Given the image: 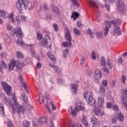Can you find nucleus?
Wrapping results in <instances>:
<instances>
[{"mask_svg":"<svg viewBox=\"0 0 127 127\" xmlns=\"http://www.w3.org/2000/svg\"><path fill=\"white\" fill-rule=\"evenodd\" d=\"M92 73L93 72L91 69H87L86 71V74L87 76H91Z\"/></svg>","mask_w":127,"mask_h":127,"instance_id":"8fccbe9b","label":"nucleus"},{"mask_svg":"<svg viewBox=\"0 0 127 127\" xmlns=\"http://www.w3.org/2000/svg\"><path fill=\"white\" fill-rule=\"evenodd\" d=\"M73 32H74L75 35L79 36L81 34V31H80V30L77 28L73 29Z\"/></svg>","mask_w":127,"mask_h":127,"instance_id":"de8ad7c7","label":"nucleus"},{"mask_svg":"<svg viewBox=\"0 0 127 127\" xmlns=\"http://www.w3.org/2000/svg\"><path fill=\"white\" fill-rule=\"evenodd\" d=\"M99 93L100 95H102V96L104 97V96H106L107 92H106V90L105 88L103 86H101L99 90Z\"/></svg>","mask_w":127,"mask_h":127,"instance_id":"bb28decb","label":"nucleus"},{"mask_svg":"<svg viewBox=\"0 0 127 127\" xmlns=\"http://www.w3.org/2000/svg\"><path fill=\"white\" fill-rule=\"evenodd\" d=\"M79 16V13L74 12L72 13V15L71 16V18H73V20H76L77 18Z\"/></svg>","mask_w":127,"mask_h":127,"instance_id":"58836bf2","label":"nucleus"},{"mask_svg":"<svg viewBox=\"0 0 127 127\" xmlns=\"http://www.w3.org/2000/svg\"><path fill=\"white\" fill-rule=\"evenodd\" d=\"M53 26L55 31H58V26H57V24H56V23H54L53 25Z\"/></svg>","mask_w":127,"mask_h":127,"instance_id":"774afa93","label":"nucleus"},{"mask_svg":"<svg viewBox=\"0 0 127 127\" xmlns=\"http://www.w3.org/2000/svg\"><path fill=\"white\" fill-rule=\"evenodd\" d=\"M23 126L24 127H30V123L29 122L25 120L23 122Z\"/></svg>","mask_w":127,"mask_h":127,"instance_id":"37998d69","label":"nucleus"},{"mask_svg":"<svg viewBox=\"0 0 127 127\" xmlns=\"http://www.w3.org/2000/svg\"><path fill=\"white\" fill-rule=\"evenodd\" d=\"M88 104L89 106H92L93 107H95V105L96 104V101L94 99V98L91 97L89 99H88L87 101Z\"/></svg>","mask_w":127,"mask_h":127,"instance_id":"a878e982","label":"nucleus"},{"mask_svg":"<svg viewBox=\"0 0 127 127\" xmlns=\"http://www.w3.org/2000/svg\"><path fill=\"white\" fill-rule=\"evenodd\" d=\"M7 17L9 21H10L12 23H15V20H14V13L11 12L8 14L7 13Z\"/></svg>","mask_w":127,"mask_h":127,"instance_id":"a211bd4d","label":"nucleus"},{"mask_svg":"<svg viewBox=\"0 0 127 127\" xmlns=\"http://www.w3.org/2000/svg\"><path fill=\"white\" fill-rule=\"evenodd\" d=\"M47 122V118L46 117H42L39 120V124L42 125Z\"/></svg>","mask_w":127,"mask_h":127,"instance_id":"a19ab883","label":"nucleus"},{"mask_svg":"<svg viewBox=\"0 0 127 127\" xmlns=\"http://www.w3.org/2000/svg\"><path fill=\"white\" fill-rule=\"evenodd\" d=\"M69 53V50L68 49H65L63 51V57L64 58H66L67 57V55H68V54Z\"/></svg>","mask_w":127,"mask_h":127,"instance_id":"79ce46f5","label":"nucleus"},{"mask_svg":"<svg viewBox=\"0 0 127 127\" xmlns=\"http://www.w3.org/2000/svg\"><path fill=\"white\" fill-rule=\"evenodd\" d=\"M83 97L84 99H85L86 101H88V100L91 99V98H93V95L91 91H86L84 93Z\"/></svg>","mask_w":127,"mask_h":127,"instance_id":"4468645a","label":"nucleus"},{"mask_svg":"<svg viewBox=\"0 0 127 127\" xmlns=\"http://www.w3.org/2000/svg\"><path fill=\"white\" fill-rule=\"evenodd\" d=\"M91 58L93 60H95L97 57H96V53L95 52L92 51L91 54Z\"/></svg>","mask_w":127,"mask_h":127,"instance_id":"3c124183","label":"nucleus"},{"mask_svg":"<svg viewBox=\"0 0 127 127\" xmlns=\"http://www.w3.org/2000/svg\"><path fill=\"white\" fill-rule=\"evenodd\" d=\"M16 43L18 46H24V45H25V43H24V42L22 39L17 40L16 42Z\"/></svg>","mask_w":127,"mask_h":127,"instance_id":"c9c22d12","label":"nucleus"},{"mask_svg":"<svg viewBox=\"0 0 127 127\" xmlns=\"http://www.w3.org/2000/svg\"><path fill=\"white\" fill-rule=\"evenodd\" d=\"M123 95L121 96L122 103L125 108H127V89L125 88L122 90Z\"/></svg>","mask_w":127,"mask_h":127,"instance_id":"39448f33","label":"nucleus"},{"mask_svg":"<svg viewBox=\"0 0 127 127\" xmlns=\"http://www.w3.org/2000/svg\"><path fill=\"white\" fill-rule=\"evenodd\" d=\"M74 110H75V112L76 113V116L77 115V113H78V112H79V111H83V112H86V109L82 107L81 105L76 106Z\"/></svg>","mask_w":127,"mask_h":127,"instance_id":"5701e85b","label":"nucleus"},{"mask_svg":"<svg viewBox=\"0 0 127 127\" xmlns=\"http://www.w3.org/2000/svg\"><path fill=\"white\" fill-rule=\"evenodd\" d=\"M112 108L114 111H116V112H118L119 111V107L117 105H112Z\"/></svg>","mask_w":127,"mask_h":127,"instance_id":"338daca9","label":"nucleus"},{"mask_svg":"<svg viewBox=\"0 0 127 127\" xmlns=\"http://www.w3.org/2000/svg\"><path fill=\"white\" fill-rule=\"evenodd\" d=\"M51 44V39H50V37L49 35H46L43 40V46L45 47V48H47L48 45H50Z\"/></svg>","mask_w":127,"mask_h":127,"instance_id":"0eeeda50","label":"nucleus"},{"mask_svg":"<svg viewBox=\"0 0 127 127\" xmlns=\"http://www.w3.org/2000/svg\"><path fill=\"white\" fill-rule=\"evenodd\" d=\"M2 35L3 36V39L6 43L9 44L10 42H11V39H10V37L7 35V34L5 33H2Z\"/></svg>","mask_w":127,"mask_h":127,"instance_id":"f8f14e48","label":"nucleus"},{"mask_svg":"<svg viewBox=\"0 0 127 127\" xmlns=\"http://www.w3.org/2000/svg\"><path fill=\"white\" fill-rule=\"evenodd\" d=\"M116 118H117L120 122H123L125 120V117L122 113H118L116 116Z\"/></svg>","mask_w":127,"mask_h":127,"instance_id":"c756f323","label":"nucleus"},{"mask_svg":"<svg viewBox=\"0 0 127 127\" xmlns=\"http://www.w3.org/2000/svg\"><path fill=\"white\" fill-rule=\"evenodd\" d=\"M75 111V109H73V110L72 109V107H70L68 109V113H69L71 115H72L73 117H75V116H76V112Z\"/></svg>","mask_w":127,"mask_h":127,"instance_id":"f704fd0d","label":"nucleus"},{"mask_svg":"<svg viewBox=\"0 0 127 127\" xmlns=\"http://www.w3.org/2000/svg\"><path fill=\"white\" fill-rule=\"evenodd\" d=\"M15 19L17 21V24H19L20 23H21V21L22 22H24V21H26V17H25L24 15L21 16L20 18H19V16H16L15 17Z\"/></svg>","mask_w":127,"mask_h":127,"instance_id":"ddd939ff","label":"nucleus"},{"mask_svg":"<svg viewBox=\"0 0 127 127\" xmlns=\"http://www.w3.org/2000/svg\"><path fill=\"white\" fill-rule=\"evenodd\" d=\"M91 123L94 126H96V127H99V126H100V121L94 116L91 117Z\"/></svg>","mask_w":127,"mask_h":127,"instance_id":"aec40b11","label":"nucleus"},{"mask_svg":"<svg viewBox=\"0 0 127 127\" xmlns=\"http://www.w3.org/2000/svg\"><path fill=\"white\" fill-rule=\"evenodd\" d=\"M98 104L100 108H103V107H104V104H105L104 96H100L98 97Z\"/></svg>","mask_w":127,"mask_h":127,"instance_id":"2eb2a0df","label":"nucleus"},{"mask_svg":"<svg viewBox=\"0 0 127 127\" xmlns=\"http://www.w3.org/2000/svg\"><path fill=\"white\" fill-rule=\"evenodd\" d=\"M127 80V77L125 75H122L121 77V81L123 84H126V80Z\"/></svg>","mask_w":127,"mask_h":127,"instance_id":"49530a36","label":"nucleus"},{"mask_svg":"<svg viewBox=\"0 0 127 127\" xmlns=\"http://www.w3.org/2000/svg\"><path fill=\"white\" fill-rule=\"evenodd\" d=\"M52 10L53 11V12H55V13H59L60 12V11H59V8H58L57 6H55V5H52Z\"/></svg>","mask_w":127,"mask_h":127,"instance_id":"72a5a7b5","label":"nucleus"},{"mask_svg":"<svg viewBox=\"0 0 127 127\" xmlns=\"http://www.w3.org/2000/svg\"><path fill=\"white\" fill-rule=\"evenodd\" d=\"M86 33L90 36L91 38H94V35H93V33H92V30L91 29H88Z\"/></svg>","mask_w":127,"mask_h":127,"instance_id":"c03bdc74","label":"nucleus"},{"mask_svg":"<svg viewBox=\"0 0 127 127\" xmlns=\"http://www.w3.org/2000/svg\"><path fill=\"white\" fill-rule=\"evenodd\" d=\"M109 68L106 66H103L102 67V71H103V72H106V73H109Z\"/></svg>","mask_w":127,"mask_h":127,"instance_id":"680f3d73","label":"nucleus"},{"mask_svg":"<svg viewBox=\"0 0 127 127\" xmlns=\"http://www.w3.org/2000/svg\"><path fill=\"white\" fill-rule=\"evenodd\" d=\"M39 102L41 104H43V103H44V99H43V97L41 94L39 96Z\"/></svg>","mask_w":127,"mask_h":127,"instance_id":"13d9d810","label":"nucleus"},{"mask_svg":"<svg viewBox=\"0 0 127 127\" xmlns=\"http://www.w3.org/2000/svg\"><path fill=\"white\" fill-rule=\"evenodd\" d=\"M41 9H47V5L45 3H43L41 5Z\"/></svg>","mask_w":127,"mask_h":127,"instance_id":"bf43d9fd","label":"nucleus"},{"mask_svg":"<svg viewBox=\"0 0 127 127\" xmlns=\"http://www.w3.org/2000/svg\"><path fill=\"white\" fill-rule=\"evenodd\" d=\"M15 66H16V67H20V62L12 60L9 64L8 71L10 72L12 70H13Z\"/></svg>","mask_w":127,"mask_h":127,"instance_id":"423d86ee","label":"nucleus"},{"mask_svg":"<svg viewBox=\"0 0 127 127\" xmlns=\"http://www.w3.org/2000/svg\"><path fill=\"white\" fill-rule=\"evenodd\" d=\"M0 114L2 116H4V107L2 103H0Z\"/></svg>","mask_w":127,"mask_h":127,"instance_id":"4c0bfd02","label":"nucleus"},{"mask_svg":"<svg viewBox=\"0 0 127 127\" xmlns=\"http://www.w3.org/2000/svg\"><path fill=\"white\" fill-rule=\"evenodd\" d=\"M30 52L31 53L32 56L33 57H36V53H35V51L33 49H30Z\"/></svg>","mask_w":127,"mask_h":127,"instance_id":"864d4df0","label":"nucleus"},{"mask_svg":"<svg viewBox=\"0 0 127 127\" xmlns=\"http://www.w3.org/2000/svg\"><path fill=\"white\" fill-rule=\"evenodd\" d=\"M58 81L61 85H64V84H65V81L63 80L62 79L59 78Z\"/></svg>","mask_w":127,"mask_h":127,"instance_id":"e2e57ef3","label":"nucleus"},{"mask_svg":"<svg viewBox=\"0 0 127 127\" xmlns=\"http://www.w3.org/2000/svg\"><path fill=\"white\" fill-rule=\"evenodd\" d=\"M106 62L109 68L110 69H113V67H114V61L110 59H107Z\"/></svg>","mask_w":127,"mask_h":127,"instance_id":"393cba45","label":"nucleus"},{"mask_svg":"<svg viewBox=\"0 0 127 127\" xmlns=\"http://www.w3.org/2000/svg\"><path fill=\"white\" fill-rule=\"evenodd\" d=\"M30 52L31 53L32 56L33 57H36V53H35V51L33 49H30Z\"/></svg>","mask_w":127,"mask_h":127,"instance_id":"603ef678","label":"nucleus"},{"mask_svg":"<svg viewBox=\"0 0 127 127\" xmlns=\"http://www.w3.org/2000/svg\"><path fill=\"white\" fill-rule=\"evenodd\" d=\"M6 64L4 63V61H2L0 64V72L2 74L3 73V69L6 68Z\"/></svg>","mask_w":127,"mask_h":127,"instance_id":"cd10ccee","label":"nucleus"},{"mask_svg":"<svg viewBox=\"0 0 127 127\" xmlns=\"http://www.w3.org/2000/svg\"><path fill=\"white\" fill-rule=\"evenodd\" d=\"M16 8L18 9L19 11L22 10H25V9H29L32 10L33 9V4L31 3H29L28 0H19L16 2Z\"/></svg>","mask_w":127,"mask_h":127,"instance_id":"f257e3e1","label":"nucleus"},{"mask_svg":"<svg viewBox=\"0 0 127 127\" xmlns=\"http://www.w3.org/2000/svg\"><path fill=\"white\" fill-rule=\"evenodd\" d=\"M48 56L52 60L53 63L55 64L56 63V60L55 59V57L54 55L51 54V52H48Z\"/></svg>","mask_w":127,"mask_h":127,"instance_id":"c85d7f7f","label":"nucleus"},{"mask_svg":"<svg viewBox=\"0 0 127 127\" xmlns=\"http://www.w3.org/2000/svg\"><path fill=\"white\" fill-rule=\"evenodd\" d=\"M16 55L18 58H20V59L23 58V55L20 52H17L16 53Z\"/></svg>","mask_w":127,"mask_h":127,"instance_id":"09e8293b","label":"nucleus"},{"mask_svg":"<svg viewBox=\"0 0 127 127\" xmlns=\"http://www.w3.org/2000/svg\"><path fill=\"white\" fill-rule=\"evenodd\" d=\"M49 66L51 68H53L54 70L57 74H58L59 75H61V74H62V72H63L62 69L59 67V66H56L50 63L49 64Z\"/></svg>","mask_w":127,"mask_h":127,"instance_id":"1a4fd4ad","label":"nucleus"},{"mask_svg":"<svg viewBox=\"0 0 127 127\" xmlns=\"http://www.w3.org/2000/svg\"><path fill=\"white\" fill-rule=\"evenodd\" d=\"M37 38L38 40H41V39H42V35L39 33H38L37 34Z\"/></svg>","mask_w":127,"mask_h":127,"instance_id":"0e129e2a","label":"nucleus"},{"mask_svg":"<svg viewBox=\"0 0 127 127\" xmlns=\"http://www.w3.org/2000/svg\"><path fill=\"white\" fill-rule=\"evenodd\" d=\"M94 113L96 116H103L104 115V112L101 111L100 109H98L95 108Z\"/></svg>","mask_w":127,"mask_h":127,"instance_id":"473e14b6","label":"nucleus"},{"mask_svg":"<svg viewBox=\"0 0 127 127\" xmlns=\"http://www.w3.org/2000/svg\"><path fill=\"white\" fill-rule=\"evenodd\" d=\"M120 27H116L113 29V34L114 35H116V36L118 35H121L122 32L120 30Z\"/></svg>","mask_w":127,"mask_h":127,"instance_id":"412c9836","label":"nucleus"},{"mask_svg":"<svg viewBox=\"0 0 127 127\" xmlns=\"http://www.w3.org/2000/svg\"><path fill=\"white\" fill-rule=\"evenodd\" d=\"M7 13L3 10H0V16L3 17V18H7Z\"/></svg>","mask_w":127,"mask_h":127,"instance_id":"2f4dec72","label":"nucleus"},{"mask_svg":"<svg viewBox=\"0 0 127 127\" xmlns=\"http://www.w3.org/2000/svg\"><path fill=\"white\" fill-rule=\"evenodd\" d=\"M117 6L119 9V10H120L121 12L124 11V6H125V3L121 0H118Z\"/></svg>","mask_w":127,"mask_h":127,"instance_id":"9b49d317","label":"nucleus"},{"mask_svg":"<svg viewBox=\"0 0 127 127\" xmlns=\"http://www.w3.org/2000/svg\"><path fill=\"white\" fill-rule=\"evenodd\" d=\"M81 122L84 126H88V118L86 116L83 115Z\"/></svg>","mask_w":127,"mask_h":127,"instance_id":"7c9ffc66","label":"nucleus"},{"mask_svg":"<svg viewBox=\"0 0 127 127\" xmlns=\"http://www.w3.org/2000/svg\"><path fill=\"white\" fill-rule=\"evenodd\" d=\"M100 62L101 66H106L107 65V63H106V59L104 57H101Z\"/></svg>","mask_w":127,"mask_h":127,"instance_id":"e433bc0d","label":"nucleus"},{"mask_svg":"<svg viewBox=\"0 0 127 127\" xmlns=\"http://www.w3.org/2000/svg\"><path fill=\"white\" fill-rule=\"evenodd\" d=\"M70 88L71 92H72V93L75 95L78 91V86L75 84H71Z\"/></svg>","mask_w":127,"mask_h":127,"instance_id":"6ab92c4d","label":"nucleus"},{"mask_svg":"<svg viewBox=\"0 0 127 127\" xmlns=\"http://www.w3.org/2000/svg\"><path fill=\"white\" fill-rule=\"evenodd\" d=\"M50 104L53 111H56V106H55L54 103H53V102L51 101Z\"/></svg>","mask_w":127,"mask_h":127,"instance_id":"4d7b16f0","label":"nucleus"},{"mask_svg":"<svg viewBox=\"0 0 127 127\" xmlns=\"http://www.w3.org/2000/svg\"><path fill=\"white\" fill-rule=\"evenodd\" d=\"M89 3L90 6L95 8L94 11H97V9H98V5H97V3H96V2H95L93 0H89Z\"/></svg>","mask_w":127,"mask_h":127,"instance_id":"4be33fe9","label":"nucleus"},{"mask_svg":"<svg viewBox=\"0 0 127 127\" xmlns=\"http://www.w3.org/2000/svg\"><path fill=\"white\" fill-rule=\"evenodd\" d=\"M12 100L13 101L14 105H15V109H14V107H13V103H12V102H9V104L10 106H11L14 114H15V112H16L17 114H20V113H24V112H25V108L18 104L15 94H13L12 96Z\"/></svg>","mask_w":127,"mask_h":127,"instance_id":"7ed1b4c3","label":"nucleus"},{"mask_svg":"<svg viewBox=\"0 0 127 127\" xmlns=\"http://www.w3.org/2000/svg\"><path fill=\"white\" fill-rule=\"evenodd\" d=\"M2 88L8 96L11 95V86L8 85L7 83L4 81L1 82Z\"/></svg>","mask_w":127,"mask_h":127,"instance_id":"20e7f679","label":"nucleus"},{"mask_svg":"<svg viewBox=\"0 0 127 127\" xmlns=\"http://www.w3.org/2000/svg\"><path fill=\"white\" fill-rule=\"evenodd\" d=\"M44 98H45L46 100H50V95L48 93H46L45 94Z\"/></svg>","mask_w":127,"mask_h":127,"instance_id":"69168bd1","label":"nucleus"},{"mask_svg":"<svg viewBox=\"0 0 127 127\" xmlns=\"http://www.w3.org/2000/svg\"><path fill=\"white\" fill-rule=\"evenodd\" d=\"M70 0L72 2L73 5H75V6H79V3H78V1H77V0Z\"/></svg>","mask_w":127,"mask_h":127,"instance_id":"6e6d98bb","label":"nucleus"},{"mask_svg":"<svg viewBox=\"0 0 127 127\" xmlns=\"http://www.w3.org/2000/svg\"><path fill=\"white\" fill-rule=\"evenodd\" d=\"M77 26L79 28H82L83 27V24H82V22L80 21H78L77 22Z\"/></svg>","mask_w":127,"mask_h":127,"instance_id":"052dcab7","label":"nucleus"},{"mask_svg":"<svg viewBox=\"0 0 127 127\" xmlns=\"http://www.w3.org/2000/svg\"><path fill=\"white\" fill-rule=\"evenodd\" d=\"M19 78L20 79L21 83L23 84V87L25 89V90L26 91L27 93H29V91L27 90V86H26V83L24 82V80H23V78L22 77V75L19 74Z\"/></svg>","mask_w":127,"mask_h":127,"instance_id":"f3484780","label":"nucleus"},{"mask_svg":"<svg viewBox=\"0 0 127 127\" xmlns=\"http://www.w3.org/2000/svg\"><path fill=\"white\" fill-rule=\"evenodd\" d=\"M96 36L98 39H101V38L104 37L102 32H97L96 33Z\"/></svg>","mask_w":127,"mask_h":127,"instance_id":"ea45409f","label":"nucleus"},{"mask_svg":"<svg viewBox=\"0 0 127 127\" xmlns=\"http://www.w3.org/2000/svg\"><path fill=\"white\" fill-rule=\"evenodd\" d=\"M69 127H82V125H80L79 126H78L77 125H75L73 123V122H71L70 124H69Z\"/></svg>","mask_w":127,"mask_h":127,"instance_id":"5fc2aeb1","label":"nucleus"},{"mask_svg":"<svg viewBox=\"0 0 127 127\" xmlns=\"http://www.w3.org/2000/svg\"><path fill=\"white\" fill-rule=\"evenodd\" d=\"M101 77H102V71H101L100 69H97L94 72V77L96 80H99V79L101 78Z\"/></svg>","mask_w":127,"mask_h":127,"instance_id":"dca6fc26","label":"nucleus"},{"mask_svg":"<svg viewBox=\"0 0 127 127\" xmlns=\"http://www.w3.org/2000/svg\"><path fill=\"white\" fill-rule=\"evenodd\" d=\"M65 30L66 31L65 33L66 39L68 42L69 47H71V45H72V43H71L72 38L71 37V34H70V30H69L68 27H65Z\"/></svg>","mask_w":127,"mask_h":127,"instance_id":"6e6552de","label":"nucleus"},{"mask_svg":"<svg viewBox=\"0 0 127 127\" xmlns=\"http://www.w3.org/2000/svg\"><path fill=\"white\" fill-rule=\"evenodd\" d=\"M108 22H110L111 24H113L114 26H118V25L122 24V21L118 19H116L115 21H108Z\"/></svg>","mask_w":127,"mask_h":127,"instance_id":"b1692460","label":"nucleus"},{"mask_svg":"<svg viewBox=\"0 0 127 127\" xmlns=\"http://www.w3.org/2000/svg\"><path fill=\"white\" fill-rule=\"evenodd\" d=\"M22 96L23 101L26 103V104H27L28 103V98L25 96V93H23Z\"/></svg>","mask_w":127,"mask_h":127,"instance_id":"a18cd8bd","label":"nucleus"},{"mask_svg":"<svg viewBox=\"0 0 127 127\" xmlns=\"http://www.w3.org/2000/svg\"><path fill=\"white\" fill-rule=\"evenodd\" d=\"M6 30H8L12 36H14L15 34L16 36L18 38H23V32L21 31V28L20 27H17L16 29H14L10 23H7L5 25Z\"/></svg>","mask_w":127,"mask_h":127,"instance_id":"f03ea898","label":"nucleus"},{"mask_svg":"<svg viewBox=\"0 0 127 127\" xmlns=\"http://www.w3.org/2000/svg\"><path fill=\"white\" fill-rule=\"evenodd\" d=\"M107 26L105 27L103 30L104 31V35L105 37L108 36V34L109 33V31H110V28H111L112 26V23H110L109 21L106 22Z\"/></svg>","mask_w":127,"mask_h":127,"instance_id":"9d476101","label":"nucleus"}]
</instances>
